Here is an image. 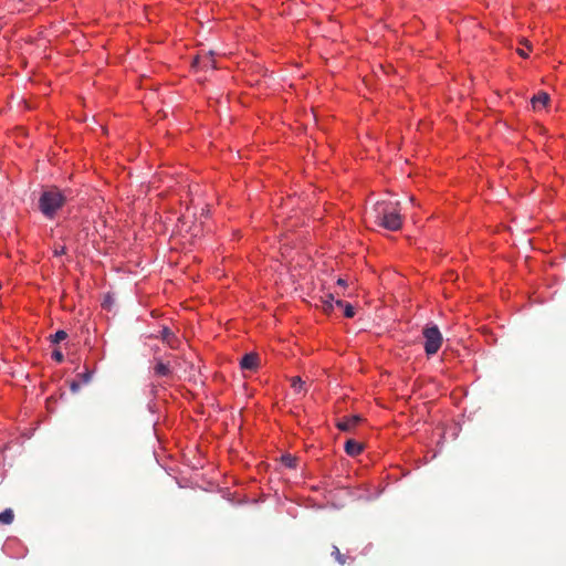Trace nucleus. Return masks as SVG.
<instances>
[{
	"mask_svg": "<svg viewBox=\"0 0 566 566\" xmlns=\"http://www.w3.org/2000/svg\"><path fill=\"white\" fill-rule=\"evenodd\" d=\"M335 297L332 293L327 294L325 298L322 300V308L325 313H331L334 308Z\"/></svg>",
	"mask_w": 566,
	"mask_h": 566,
	"instance_id": "obj_11",
	"label": "nucleus"
},
{
	"mask_svg": "<svg viewBox=\"0 0 566 566\" xmlns=\"http://www.w3.org/2000/svg\"><path fill=\"white\" fill-rule=\"evenodd\" d=\"M363 450H364V444L356 440L349 439L345 442V451L350 457H356V455L360 454L363 452Z\"/></svg>",
	"mask_w": 566,
	"mask_h": 566,
	"instance_id": "obj_7",
	"label": "nucleus"
},
{
	"mask_svg": "<svg viewBox=\"0 0 566 566\" xmlns=\"http://www.w3.org/2000/svg\"><path fill=\"white\" fill-rule=\"evenodd\" d=\"M67 337V333L65 331H57L55 334L50 336V339L53 344H57L62 340H64Z\"/></svg>",
	"mask_w": 566,
	"mask_h": 566,
	"instance_id": "obj_16",
	"label": "nucleus"
},
{
	"mask_svg": "<svg viewBox=\"0 0 566 566\" xmlns=\"http://www.w3.org/2000/svg\"><path fill=\"white\" fill-rule=\"evenodd\" d=\"M524 44H526L527 49H531V45L527 43V41H524Z\"/></svg>",
	"mask_w": 566,
	"mask_h": 566,
	"instance_id": "obj_25",
	"label": "nucleus"
},
{
	"mask_svg": "<svg viewBox=\"0 0 566 566\" xmlns=\"http://www.w3.org/2000/svg\"><path fill=\"white\" fill-rule=\"evenodd\" d=\"M14 520V513L12 509H6L0 513V524L10 525Z\"/></svg>",
	"mask_w": 566,
	"mask_h": 566,
	"instance_id": "obj_12",
	"label": "nucleus"
},
{
	"mask_svg": "<svg viewBox=\"0 0 566 566\" xmlns=\"http://www.w3.org/2000/svg\"><path fill=\"white\" fill-rule=\"evenodd\" d=\"M424 337V352L428 356L438 353L442 345V334L436 325L426 326L422 331Z\"/></svg>",
	"mask_w": 566,
	"mask_h": 566,
	"instance_id": "obj_3",
	"label": "nucleus"
},
{
	"mask_svg": "<svg viewBox=\"0 0 566 566\" xmlns=\"http://www.w3.org/2000/svg\"><path fill=\"white\" fill-rule=\"evenodd\" d=\"M398 207L399 202L378 201L367 212V216L374 219L375 224L389 231H397L402 227V218Z\"/></svg>",
	"mask_w": 566,
	"mask_h": 566,
	"instance_id": "obj_1",
	"label": "nucleus"
},
{
	"mask_svg": "<svg viewBox=\"0 0 566 566\" xmlns=\"http://www.w3.org/2000/svg\"><path fill=\"white\" fill-rule=\"evenodd\" d=\"M78 377L83 384H88L92 380V371L87 369L86 371L78 374Z\"/></svg>",
	"mask_w": 566,
	"mask_h": 566,
	"instance_id": "obj_17",
	"label": "nucleus"
},
{
	"mask_svg": "<svg viewBox=\"0 0 566 566\" xmlns=\"http://www.w3.org/2000/svg\"><path fill=\"white\" fill-rule=\"evenodd\" d=\"M70 389L72 392H77L80 390V384L77 381H72L70 385Z\"/></svg>",
	"mask_w": 566,
	"mask_h": 566,
	"instance_id": "obj_21",
	"label": "nucleus"
},
{
	"mask_svg": "<svg viewBox=\"0 0 566 566\" xmlns=\"http://www.w3.org/2000/svg\"><path fill=\"white\" fill-rule=\"evenodd\" d=\"M524 44H526L527 49H531V45L527 43V41H524Z\"/></svg>",
	"mask_w": 566,
	"mask_h": 566,
	"instance_id": "obj_26",
	"label": "nucleus"
},
{
	"mask_svg": "<svg viewBox=\"0 0 566 566\" xmlns=\"http://www.w3.org/2000/svg\"><path fill=\"white\" fill-rule=\"evenodd\" d=\"M65 251H66V249L64 245H55L54 255L59 256V255L65 254Z\"/></svg>",
	"mask_w": 566,
	"mask_h": 566,
	"instance_id": "obj_20",
	"label": "nucleus"
},
{
	"mask_svg": "<svg viewBox=\"0 0 566 566\" xmlns=\"http://www.w3.org/2000/svg\"><path fill=\"white\" fill-rule=\"evenodd\" d=\"M291 387L296 394L306 392L305 381L300 376H294L290 379Z\"/></svg>",
	"mask_w": 566,
	"mask_h": 566,
	"instance_id": "obj_10",
	"label": "nucleus"
},
{
	"mask_svg": "<svg viewBox=\"0 0 566 566\" xmlns=\"http://www.w3.org/2000/svg\"><path fill=\"white\" fill-rule=\"evenodd\" d=\"M161 338H163V339H164V340H165V342H166L170 347H174V345H172V339L175 338V335H174V333H172L169 328H167V327L163 328V331H161Z\"/></svg>",
	"mask_w": 566,
	"mask_h": 566,
	"instance_id": "obj_15",
	"label": "nucleus"
},
{
	"mask_svg": "<svg viewBox=\"0 0 566 566\" xmlns=\"http://www.w3.org/2000/svg\"><path fill=\"white\" fill-rule=\"evenodd\" d=\"M155 374L160 377H167L171 374L170 367L168 364L158 360L154 367Z\"/></svg>",
	"mask_w": 566,
	"mask_h": 566,
	"instance_id": "obj_9",
	"label": "nucleus"
},
{
	"mask_svg": "<svg viewBox=\"0 0 566 566\" xmlns=\"http://www.w3.org/2000/svg\"><path fill=\"white\" fill-rule=\"evenodd\" d=\"M332 555L340 565H345L348 558L345 554L340 553L339 548L335 545L333 546Z\"/></svg>",
	"mask_w": 566,
	"mask_h": 566,
	"instance_id": "obj_13",
	"label": "nucleus"
},
{
	"mask_svg": "<svg viewBox=\"0 0 566 566\" xmlns=\"http://www.w3.org/2000/svg\"><path fill=\"white\" fill-rule=\"evenodd\" d=\"M281 461L285 467L294 469L296 467L297 458L292 454H284L282 455Z\"/></svg>",
	"mask_w": 566,
	"mask_h": 566,
	"instance_id": "obj_14",
	"label": "nucleus"
},
{
	"mask_svg": "<svg viewBox=\"0 0 566 566\" xmlns=\"http://www.w3.org/2000/svg\"><path fill=\"white\" fill-rule=\"evenodd\" d=\"M259 355L256 353H249L241 358L240 366L242 369L256 370L259 367Z\"/></svg>",
	"mask_w": 566,
	"mask_h": 566,
	"instance_id": "obj_6",
	"label": "nucleus"
},
{
	"mask_svg": "<svg viewBox=\"0 0 566 566\" xmlns=\"http://www.w3.org/2000/svg\"><path fill=\"white\" fill-rule=\"evenodd\" d=\"M52 358L57 363H62L64 360V355L60 350H54L52 353Z\"/></svg>",
	"mask_w": 566,
	"mask_h": 566,
	"instance_id": "obj_19",
	"label": "nucleus"
},
{
	"mask_svg": "<svg viewBox=\"0 0 566 566\" xmlns=\"http://www.w3.org/2000/svg\"><path fill=\"white\" fill-rule=\"evenodd\" d=\"M516 52L522 56V57H526L527 56V52L523 49H517Z\"/></svg>",
	"mask_w": 566,
	"mask_h": 566,
	"instance_id": "obj_23",
	"label": "nucleus"
},
{
	"mask_svg": "<svg viewBox=\"0 0 566 566\" xmlns=\"http://www.w3.org/2000/svg\"><path fill=\"white\" fill-rule=\"evenodd\" d=\"M346 304H347V303H345V302H343V301H340V300H335V305H336L337 307L344 308Z\"/></svg>",
	"mask_w": 566,
	"mask_h": 566,
	"instance_id": "obj_22",
	"label": "nucleus"
},
{
	"mask_svg": "<svg viewBox=\"0 0 566 566\" xmlns=\"http://www.w3.org/2000/svg\"><path fill=\"white\" fill-rule=\"evenodd\" d=\"M524 44H526L527 49H531V45L527 43V41H524Z\"/></svg>",
	"mask_w": 566,
	"mask_h": 566,
	"instance_id": "obj_27",
	"label": "nucleus"
},
{
	"mask_svg": "<svg viewBox=\"0 0 566 566\" xmlns=\"http://www.w3.org/2000/svg\"><path fill=\"white\" fill-rule=\"evenodd\" d=\"M64 202V193L59 188L51 187L42 192L39 199V207L44 216L52 218Z\"/></svg>",
	"mask_w": 566,
	"mask_h": 566,
	"instance_id": "obj_2",
	"label": "nucleus"
},
{
	"mask_svg": "<svg viewBox=\"0 0 566 566\" xmlns=\"http://www.w3.org/2000/svg\"><path fill=\"white\" fill-rule=\"evenodd\" d=\"M337 284H338V285H340V286H346V285H347V282H346V280H344V279H338V280H337Z\"/></svg>",
	"mask_w": 566,
	"mask_h": 566,
	"instance_id": "obj_24",
	"label": "nucleus"
},
{
	"mask_svg": "<svg viewBox=\"0 0 566 566\" xmlns=\"http://www.w3.org/2000/svg\"><path fill=\"white\" fill-rule=\"evenodd\" d=\"M548 101H549V95L545 92H541V93L534 95L531 99L532 105L535 109L546 106Z\"/></svg>",
	"mask_w": 566,
	"mask_h": 566,
	"instance_id": "obj_8",
	"label": "nucleus"
},
{
	"mask_svg": "<svg viewBox=\"0 0 566 566\" xmlns=\"http://www.w3.org/2000/svg\"><path fill=\"white\" fill-rule=\"evenodd\" d=\"M344 315L347 317V318H352L355 316V310L354 307L347 303L344 307Z\"/></svg>",
	"mask_w": 566,
	"mask_h": 566,
	"instance_id": "obj_18",
	"label": "nucleus"
},
{
	"mask_svg": "<svg viewBox=\"0 0 566 566\" xmlns=\"http://www.w3.org/2000/svg\"><path fill=\"white\" fill-rule=\"evenodd\" d=\"M364 419L358 415L344 417L337 422V428L342 431L349 432L356 428Z\"/></svg>",
	"mask_w": 566,
	"mask_h": 566,
	"instance_id": "obj_5",
	"label": "nucleus"
},
{
	"mask_svg": "<svg viewBox=\"0 0 566 566\" xmlns=\"http://www.w3.org/2000/svg\"><path fill=\"white\" fill-rule=\"evenodd\" d=\"M192 67L195 69H216V61L213 59V52H200L192 60Z\"/></svg>",
	"mask_w": 566,
	"mask_h": 566,
	"instance_id": "obj_4",
	"label": "nucleus"
}]
</instances>
